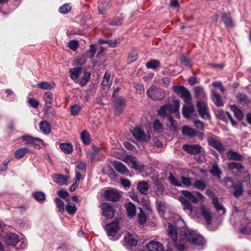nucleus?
<instances>
[{"label": "nucleus", "instance_id": "obj_1", "mask_svg": "<svg viewBox=\"0 0 251 251\" xmlns=\"http://www.w3.org/2000/svg\"><path fill=\"white\" fill-rule=\"evenodd\" d=\"M167 232L172 239V243L178 251H185L186 250L184 244L188 241V235L186 232L182 231L180 233L179 243L177 242V231L176 227L169 224Z\"/></svg>", "mask_w": 251, "mask_h": 251}, {"label": "nucleus", "instance_id": "obj_2", "mask_svg": "<svg viewBox=\"0 0 251 251\" xmlns=\"http://www.w3.org/2000/svg\"><path fill=\"white\" fill-rule=\"evenodd\" d=\"M172 89L185 102L186 104L182 108V114L185 118H188V90L180 85L174 86Z\"/></svg>", "mask_w": 251, "mask_h": 251}, {"label": "nucleus", "instance_id": "obj_3", "mask_svg": "<svg viewBox=\"0 0 251 251\" xmlns=\"http://www.w3.org/2000/svg\"><path fill=\"white\" fill-rule=\"evenodd\" d=\"M179 108L178 100H174L171 103H167L161 106L157 111L158 115L165 118L170 117V115L177 112Z\"/></svg>", "mask_w": 251, "mask_h": 251}, {"label": "nucleus", "instance_id": "obj_4", "mask_svg": "<svg viewBox=\"0 0 251 251\" xmlns=\"http://www.w3.org/2000/svg\"><path fill=\"white\" fill-rule=\"evenodd\" d=\"M147 94L149 98L153 100H161L165 96L164 90L154 85H152L147 91Z\"/></svg>", "mask_w": 251, "mask_h": 251}, {"label": "nucleus", "instance_id": "obj_5", "mask_svg": "<svg viewBox=\"0 0 251 251\" xmlns=\"http://www.w3.org/2000/svg\"><path fill=\"white\" fill-rule=\"evenodd\" d=\"M204 151L202 147L199 144L189 145V154L192 155H198L195 157V160L198 162H202L204 157L203 154Z\"/></svg>", "mask_w": 251, "mask_h": 251}, {"label": "nucleus", "instance_id": "obj_6", "mask_svg": "<svg viewBox=\"0 0 251 251\" xmlns=\"http://www.w3.org/2000/svg\"><path fill=\"white\" fill-rule=\"evenodd\" d=\"M196 108L200 116L203 119L210 120V114L207 104L203 101H198L196 104Z\"/></svg>", "mask_w": 251, "mask_h": 251}, {"label": "nucleus", "instance_id": "obj_7", "mask_svg": "<svg viewBox=\"0 0 251 251\" xmlns=\"http://www.w3.org/2000/svg\"><path fill=\"white\" fill-rule=\"evenodd\" d=\"M189 243L197 246H203L205 242L204 238L194 230H189Z\"/></svg>", "mask_w": 251, "mask_h": 251}, {"label": "nucleus", "instance_id": "obj_8", "mask_svg": "<svg viewBox=\"0 0 251 251\" xmlns=\"http://www.w3.org/2000/svg\"><path fill=\"white\" fill-rule=\"evenodd\" d=\"M103 197L106 201L116 202L119 200L121 195L117 190L110 188L104 191Z\"/></svg>", "mask_w": 251, "mask_h": 251}, {"label": "nucleus", "instance_id": "obj_9", "mask_svg": "<svg viewBox=\"0 0 251 251\" xmlns=\"http://www.w3.org/2000/svg\"><path fill=\"white\" fill-rule=\"evenodd\" d=\"M100 207L102 210V215L105 217L106 219H109L113 217L114 210L113 206L107 202L102 203L100 205Z\"/></svg>", "mask_w": 251, "mask_h": 251}, {"label": "nucleus", "instance_id": "obj_10", "mask_svg": "<svg viewBox=\"0 0 251 251\" xmlns=\"http://www.w3.org/2000/svg\"><path fill=\"white\" fill-rule=\"evenodd\" d=\"M4 242L8 246H15L19 242V236L14 233H8L3 237Z\"/></svg>", "mask_w": 251, "mask_h": 251}, {"label": "nucleus", "instance_id": "obj_11", "mask_svg": "<svg viewBox=\"0 0 251 251\" xmlns=\"http://www.w3.org/2000/svg\"><path fill=\"white\" fill-rule=\"evenodd\" d=\"M104 228L106 230L107 235L113 238L118 233L119 227L117 222H112L106 224L104 226Z\"/></svg>", "mask_w": 251, "mask_h": 251}, {"label": "nucleus", "instance_id": "obj_12", "mask_svg": "<svg viewBox=\"0 0 251 251\" xmlns=\"http://www.w3.org/2000/svg\"><path fill=\"white\" fill-rule=\"evenodd\" d=\"M131 133L134 138L138 141H142L149 140V138L146 135L144 130L139 127L134 128L131 130Z\"/></svg>", "mask_w": 251, "mask_h": 251}, {"label": "nucleus", "instance_id": "obj_13", "mask_svg": "<svg viewBox=\"0 0 251 251\" xmlns=\"http://www.w3.org/2000/svg\"><path fill=\"white\" fill-rule=\"evenodd\" d=\"M208 145L213 147L220 153H223L225 151V149L223 145L218 140L209 137L207 139Z\"/></svg>", "mask_w": 251, "mask_h": 251}, {"label": "nucleus", "instance_id": "obj_14", "mask_svg": "<svg viewBox=\"0 0 251 251\" xmlns=\"http://www.w3.org/2000/svg\"><path fill=\"white\" fill-rule=\"evenodd\" d=\"M52 179L55 183L60 185H67L70 180V176H63L59 174H55L52 176Z\"/></svg>", "mask_w": 251, "mask_h": 251}, {"label": "nucleus", "instance_id": "obj_15", "mask_svg": "<svg viewBox=\"0 0 251 251\" xmlns=\"http://www.w3.org/2000/svg\"><path fill=\"white\" fill-rule=\"evenodd\" d=\"M182 194L181 196H179L178 197V201L181 202L183 205V209L184 210H188V191L182 190L180 191Z\"/></svg>", "mask_w": 251, "mask_h": 251}, {"label": "nucleus", "instance_id": "obj_16", "mask_svg": "<svg viewBox=\"0 0 251 251\" xmlns=\"http://www.w3.org/2000/svg\"><path fill=\"white\" fill-rule=\"evenodd\" d=\"M116 115H119L124 109L126 101L122 97H118L114 100Z\"/></svg>", "mask_w": 251, "mask_h": 251}, {"label": "nucleus", "instance_id": "obj_17", "mask_svg": "<svg viewBox=\"0 0 251 251\" xmlns=\"http://www.w3.org/2000/svg\"><path fill=\"white\" fill-rule=\"evenodd\" d=\"M200 209L201 215L204 219L207 225H210L211 224L212 217L210 210L203 205L201 206Z\"/></svg>", "mask_w": 251, "mask_h": 251}, {"label": "nucleus", "instance_id": "obj_18", "mask_svg": "<svg viewBox=\"0 0 251 251\" xmlns=\"http://www.w3.org/2000/svg\"><path fill=\"white\" fill-rule=\"evenodd\" d=\"M233 195L236 199H239L243 194V187L241 183H233Z\"/></svg>", "mask_w": 251, "mask_h": 251}, {"label": "nucleus", "instance_id": "obj_19", "mask_svg": "<svg viewBox=\"0 0 251 251\" xmlns=\"http://www.w3.org/2000/svg\"><path fill=\"white\" fill-rule=\"evenodd\" d=\"M112 165L116 171L119 173L125 175L128 173V170L126 167L121 162L114 161Z\"/></svg>", "mask_w": 251, "mask_h": 251}, {"label": "nucleus", "instance_id": "obj_20", "mask_svg": "<svg viewBox=\"0 0 251 251\" xmlns=\"http://www.w3.org/2000/svg\"><path fill=\"white\" fill-rule=\"evenodd\" d=\"M222 20L226 27L233 28L235 25L233 21L229 14L224 13L222 16Z\"/></svg>", "mask_w": 251, "mask_h": 251}, {"label": "nucleus", "instance_id": "obj_21", "mask_svg": "<svg viewBox=\"0 0 251 251\" xmlns=\"http://www.w3.org/2000/svg\"><path fill=\"white\" fill-rule=\"evenodd\" d=\"M226 156L228 160L235 161H243L244 157L239 153L232 150L229 151L226 153Z\"/></svg>", "mask_w": 251, "mask_h": 251}, {"label": "nucleus", "instance_id": "obj_22", "mask_svg": "<svg viewBox=\"0 0 251 251\" xmlns=\"http://www.w3.org/2000/svg\"><path fill=\"white\" fill-rule=\"evenodd\" d=\"M147 248L150 251H163V248L162 245L158 242L152 241L150 242Z\"/></svg>", "mask_w": 251, "mask_h": 251}, {"label": "nucleus", "instance_id": "obj_23", "mask_svg": "<svg viewBox=\"0 0 251 251\" xmlns=\"http://www.w3.org/2000/svg\"><path fill=\"white\" fill-rule=\"evenodd\" d=\"M137 188L142 194L147 195L150 188V186L147 182L142 181L137 184Z\"/></svg>", "mask_w": 251, "mask_h": 251}, {"label": "nucleus", "instance_id": "obj_24", "mask_svg": "<svg viewBox=\"0 0 251 251\" xmlns=\"http://www.w3.org/2000/svg\"><path fill=\"white\" fill-rule=\"evenodd\" d=\"M124 240L126 245L129 246H135L138 243L136 238L133 234L129 233H128L125 236Z\"/></svg>", "mask_w": 251, "mask_h": 251}, {"label": "nucleus", "instance_id": "obj_25", "mask_svg": "<svg viewBox=\"0 0 251 251\" xmlns=\"http://www.w3.org/2000/svg\"><path fill=\"white\" fill-rule=\"evenodd\" d=\"M210 173L213 176H216L219 179L221 178V174H222V172L219 167L218 164L217 162H214L212 164V168L210 170Z\"/></svg>", "mask_w": 251, "mask_h": 251}, {"label": "nucleus", "instance_id": "obj_26", "mask_svg": "<svg viewBox=\"0 0 251 251\" xmlns=\"http://www.w3.org/2000/svg\"><path fill=\"white\" fill-rule=\"evenodd\" d=\"M39 127L41 131L45 134H49L51 132L50 125L46 121L41 122L39 124Z\"/></svg>", "mask_w": 251, "mask_h": 251}, {"label": "nucleus", "instance_id": "obj_27", "mask_svg": "<svg viewBox=\"0 0 251 251\" xmlns=\"http://www.w3.org/2000/svg\"><path fill=\"white\" fill-rule=\"evenodd\" d=\"M212 100L216 106H222L224 105L223 101L220 95L215 90L212 91Z\"/></svg>", "mask_w": 251, "mask_h": 251}, {"label": "nucleus", "instance_id": "obj_28", "mask_svg": "<svg viewBox=\"0 0 251 251\" xmlns=\"http://www.w3.org/2000/svg\"><path fill=\"white\" fill-rule=\"evenodd\" d=\"M199 200L204 201L205 197L200 192H197L196 195H194L189 192V201L197 203Z\"/></svg>", "mask_w": 251, "mask_h": 251}, {"label": "nucleus", "instance_id": "obj_29", "mask_svg": "<svg viewBox=\"0 0 251 251\" xmlns=\"http://www.w3.org/2000/svg\"><path fill=\"white\" fill-rule=\"evenodd\" d=\"M30 152V150L27 148H21L16 150L14 153V156L17 159H20L24 157L25 154Z\"/></svg>", "mask_w": 251, "mask_h": 251}, {"label": "nucleus", "instance_id": "obj_30", "mask_svg": "<svg viewBox=\"0 0 251 251\" xmlns=\"http://www.w3.org/2000/svg\"><path fill=\"white\" fill-rule=\"evenodd\" d=\"M110 7V1H105L101 3L98 7L99 13L101 14H106Z\"/></svg>", "mask_w": 251, "mask_h": 251}, {"label": "nucleus", "instance_id": "obj_31", "mask_svg": "<svg viewBox=\"0 0 251 251\" xmlns=\"http://www.w3.org/2000/svg\"><path fill=\"white\" fill-rule=\"evenodd\" d=\"M237 98L238 102L241 105L244 106H248L249 105L250 100L246 95L239 93L237 95Z\"/></svg>", "mask_w": 251, "mask_h": 251}, {"label": "nucleus", "instance_id": "obj_32", "mask_svg": "<svg viewBox=\"0 0 251 251\" xmlns=\"http://www.w3.org/2000/svg\"><path fill=\"white\" fill-rule=\"evenodd\" d=\"M194 136H196L199 139L202 140L204 136V133L202 132L199 131L197 129L189 127V137H193Z\"/></svg>", "mask_w": 251, "mask_h": 251}, {"label": "nucleus", "instance_id": "obj_33", "mask_svg": "<svg viewBox=\"0 0 251 251\" xmlns=\"http://www.w3.org/2000/svg\"><path fill=\"white\" fill-rule=\"evenodd\" d=\"M125 207L128 216L130 217H133L135 214V205L132 202H129L125 204Z\"/></svg>", "mask_w": 251, "mask_h": 251}, {"label": "nucleus", "instance_id": "obj_34", "mask_svg": "<svg viewBox=\"0 0 251 251\" xmlns=\"http://www.w3.org/2000/svg\"><path fill=\"white\" fill-rule=\"evenodd\" d=\"M44 100L46 101V106L48 108H50L52 105V100L53 99V94L50 92L45 93L44 96Z\"/></svg>", "mask_w": 251, "mask_h": 251}, {"label": "nucleus", "instance_id": "obj_35", "mask_svg": "<svg viewBox=\"0 0 251 251\" xmlns=\"http://www.w3.org/2000/svg\"><path fill=\"white\" fill-rule=\"evenodd\" d=\"M138 58V52L136 49H132L129 53L127 58V63H131L137 60Z\"/></svg>", "mask_w": 251, "mask_h": 251}, {"label": "nucleus", "instance_id": "obj_36", "mask_svg": "<svg viewBox=\"0 0 251 251\" xmlns=\"http://www.w3.org/2000/svg\"><path fill=\"white\" fill-rule=\"evenodd\" d=\"M228 169L233 170H236L239 172H241L245 169V167L241 163L235 162H232L229 163L227 165Z\"/></svg>", "mask_w": 251, "mask_h": 251}, {"label": "nucleus", "instance_id": "obj_37", "mask_svg": "<svg viewBox=\"0 0 251 251\" xmlns=\"http://www.w3.org/2000/svg\"><path fill=\"white\" fill-rule=\"evenodd\" d=\"M61 150L65 153L70 154L73 151V146L70 143H61L60 145Z\"/></svg>", "mask_w": 251, "mask_h": 251}, {"label": "nucleus", "instance_id": "obj_38", "mask_svg": "<svg viewBox=\"0 0 251 251\" xmlns=\"http://www.w3.org/2000/svg\"><path fill=\"white\" fill-rule=\"evenodd\" d=\"M33 197L35 200L40 203H43L45 200L46 196L44 192L38 191L33 193Z\"/></svg>", "mask_w": 251, "mask_h": 251}, {"label": "nucleus", "instance_id": "obj_39", "mask_svg": "<svg viewBox=\"0 0 251 251\" xmlns=\"http://www.w3.org/2000/svg\"><path fill=\"white\" fill-rule=\"evenodd\" d=\"M195 97L198 99L202 98L205 96L204 91L202 87L197 86L194 88Z\"/></svg>", "mask_w": 251, "mask_h": 251}, {"label": "nucleus", "instance_id": "obj_40", "mask_svg": "<svg viewBox=\"0 0 251 251\" xmlns=\"http://www.w3.org/2000/svg\"><path fill=\"white\" fill-rule=\"evenodd\" d=\"M81 70V68L80 67L71 68L69 71L71 78L73 80L77 79L79 76Z\"/></svg>", "mask_w": 251, "mask_h": 251}, {"label": "nucleus", "instance_id": "obj_41", "mask_svg": "<svg viewBox=\"0 0 251 251\" xmlns=\"http://www.w3.org/2000/svg\"><path fill=\"white\" fill-rule=\"evenodd\" d=\"M154 183L157 189L155 190L156 194L157 195L162 194L164 190V188L162 185V182L159 179H156L155 180Z\"/></svg>", "mask_w": 251, "mask_h": 251}, {"label": "nucleus", "instance_id": "obj_42", "mask_svg": "<svg viewBox=\"0 0 251 251\" xmlns=\"http://www.w3.org/2000/svg\"><path fill=\"white\" fill-rule=\"evenodd\" d=\"M193 185L195 188L201 191L204 190L206 187V184L202 179L196 180Z\"/></svg>", "mask_w": 251, "mask_h": 251}, {"label": "nucleus", "instance_id": "obj_43", "mask_svg": "<svg viewBox=\"0 0 251 251\" xmlns=\"http://www.w3.org/2000/svg\"><path fill=\"white\" fill-rule=\"evenodd\" d=\"M80 138L83 143L85 145H89L91 142L90 135L86 130H83L81 132Z\"/></svg>", "mask_w": 251, "mask_h": 251}, {"label": "nucleus", "instance_id": "obj_44", "mask_svg": "<svg viewBox=\"0 0 251 251\" xmlns=\"http://www.w3.org/2000/svg\"><path fill=\"white\" fill-rule=\"evenodd\" d=\"M168 123L167 124V126L170 132H174L176 130V126L175 125V121L174 120L173 117L170 116L168 118Z\"/></svg>", "mask_w": 251, "mask_h": 251}, {"label": "nucleus", "instance_id": "obj_45", "mask_svg": "<svg viewBox=\"0 0 251 251\" xmlns=\"http://www.w3.org/2000/svg\"><path fill=\"white\" fill-rule=\"evenodd\" d=\"M228 114V112L224 111V110L220 109L217 111L216 116L219 119L227 122Z\"/></svg>", "mask_w": 251, "mask_h": 251}, {"label": "nucleus", "instance_id": "obj_46", "mask_svg": "<svg viewBox=\"0 0 251 251\" xmlns=\"http://www.w3.org/2000/svg\"><path fill=\"white\" fill-rule=\"evenodd\" d=\"M192 121L196 129L200 131L204 130V126L203 122L198 119H192Z\"/></svg>", "mask_w": 251, "mask_h": 251}, {"label": "nucleus", "instance_id": "obj_47", "mask_svg": "<svg viewBox=\"0 0 251 251\" xmlns=\"http://www.w3.org/2000/svg\"><path fill=\"white\" fill-rule=\"evenodd\" d=\"M231 110L234 112L235 116L239 120H241L243 118V114L241 110L235 105L231 107Z\"/></svg>", "mask_w": 251, "mask_h": 251}, {"label": "nucleus", "instance_id": "obj_48", "mask_svg": "<svg viewBox=\"0 0 251 251\" xmlns=\"http://www.w3.org/2000/svg\"><path fill=\"white\" fill-rule=\"evenodd\" d=\"M38 87L44 90H50L54 87V83H49L48 82H42L37 84Z\"/></svg>", "mask_w": 251, "mask_h": 251}, {"label": "nucleus", "instance_id": "obj_49", "mask_svg": "<svg viewBox=\"0 0 251 251\" xmlns=\"http://www.w3.org/2000/svg\"><path fill=\"white\" fill-rule=\"evenodd\" d=\"M153 130L157 133H161L163 131V126L158 120H155L153 124Z\"/></svg>", "mask_w": 251, "mask_h": 251}, {"label": "nucleus", "instance_id": "obj_50", "mask_svg": "<svg viewBox=\"0 0 251 251\" xmlns=\"http://www.w3.org/2000/svg\"><path fill=\"white\" fill-rule=\"evenodd\" d=\"M99 43L100 44H107L109 47L111 48L115 47L117 44L116 40H104L101 39L99 40Z\"/></svg>", "mask_w": 251, "mask_h": 251}, {"label": "nucleus", "instance_id": "obj_51", "mask_svg": "<svg viewBox=\"0 0 251 251\" xmlns=\"http://www.w3.org/2000/svg\"><path fill=\"white\" fill-rule=\"evenodd\" d=\"M66 210L70 215H74L76 211V207L75 204L68 203L66 205Z\"/></svg>", "mask_w": 251, "mask_h": 251}, {"label": "nucleus", "instance_id": "obj_52", "mask_svg": "<svg viewBox=\"0 0 251 251\" xmlns=\"http://www.w3.org/2000/svg\"><path fill=\"white\" fill-rule=\"evenodd\" d=\"M96 45L95 44H91L89 50L86 52V56L90 58H92L96 53Z\"/></svg>", "mask_w": 251, "mask_h": 251}, {"label": "nucleus", "instance_id": "obj_53", "mask_svg": "<svg viewBox=\"0 0 251 251\" xmlns=\"http://www.w3.org/2000/svg\"><path fill=\"white\" fill-rule=\"evenodd\" d=\"M159 64V62L158 61L153 59L147 62L146 65L148 69L155 70L158 67Z\"/></svg>", "mask_w": 251, "mask_h": 251}, {"label": "nucleus", "instance_id": "obj_54", "mask_svg": "<svg viewBox=\"0 0 251 251\" xmlns=\"http://www.w3.org/2000/svg\"><path fill=\"white\" fill-rule=\"evenodd\" d=\"M54 201L56 203V206L58 208V211L61 213L64 212L65 204L63 201L58 198H56Z\"/></svg>", "mask_w": 251, "mask_h": 251}, {"label": "nucleus", "instance_id": "obj_55", "mask_svg": "<svg viewBox=\"0 0 251 251\" xmlns=\"http://www.w3.org/2000/svg\"><path fill=\"white\" fill-rule=\"evenodd\" d=\"M90 77L89 73L85 72L80 79V84L81 86H84L89 81Z\"/></svg>", "mask_w": 251, "mask_h": 251}, {"label": "nucleus", "instance_id": "obj_56", "mask_svg": "<svg viewBox=\"0 0 251 251\" xmlns=\"http://www.w3.org/2000/svg\"><path fill=\"white\" fill-rule=\"evenodd\" d=\"M169 182L173 185L180 186L181 185V182L178 179H176L172 174H170V176L168 177Z\"/></svg>", "mask_w": 251, "mask_h": 251}, {"label": "nucleus", "instance_id": "obj_57", "mask_svg": "<svg viewBox=\"0 0 251 251\" xmlns=\"http://www.w3.org/2000/svg\"><path fill=\"white\" fill-rule=\"evenodd\" d=\"M110 74L106 72L103 76V79L101 82V85L103 86H107L109 85L110 78Z\"/></svg>", "mask_w": 251, "mask_h": 251}, {"label": "nucleus", "instance_id": "obj_58", "mask_svg": "<svg viewBox=\"0 0 251 251\" xmlns=\"http://www.w3.org/2000/svg\"><path fill=\"white\" fill-rule=\"evenodd\" d=\"M35 138H36V137H33L29 135H24L21 137V139L23 141L28 142V143H26V145H27L28 144H32L35 142Z\"/></svg>", "mask_w": 251, "mask_h": 251}, {"label": "nucleus", "instance_id": "obj_59", "mask_svg": "<svg viewBox=\"0 0 251 251\" xmlns=\"http://www.w3.org/2000/svg\"><path fill=\"white\" fill-rule=\"evenodd\" d=\"M147 220V217L144 212L141 210L138 215V222L140 224H144Z\"/></svg>", "mask_w": 251, "mask_h": 251}, {"label": "nucleus", "instance_id": "obj_60", "mask_svg": "<svg viewBox=\"0 0 251 251\" xmlns=\"http://www.w3.org/2000/svg\"><path fill=\"white\" fill-rule=\"evenodd\" d=\"M133 169L141 172L144 170V166L135 160L131 166Z\"/></svg>", "mask_w": 251, "mask_h": 251}, {"label": "nucleus", "instance_id": "obj_61", "mask_svg": "<svg viewBox=\"0 0 251 251\" xmlns=\"http://www.w3.org/2000/svg\"><path fill=\"white\" fill-rule=\"evenodd\" d=\"M71 6L68 4L66 3L59 7V11L61 13L66 14L71 10Z\"/></svg>", "mask_w": 251, "mask_h": 251}, {"label": "nucleus", "instance_id": "obj_62", "mask_svg": "<svg viewBox=\"0 0 251 251\" xmlns=\"http://www.w3.org/2000/svg\"><path fill=\"white\" fill-rule=\"evenodd\" d=\"M69 48L72 50L75 51L78 47V44L76 40H72L68 43Z\"/></svg>", "mask_w": 251, "mask_h": 251}, {"label": "nucleus", "instance_id": "obj_63", "mask_svg": "<svg viewBox=\"0 0 251 251\" xmlns=\"http://www.w3.org/2000/svg\"><path fill=\"white\" fill-rule=\"evenodd\" d=\"M80 110V107L79 105L77 104L73 105L71 107V115L73 116H75L78 113Z\"/></svg>", "mask_w": 251, "mask_h": 251}, {"label": "nucleus", "instance_id": "obj_64", "mask_svg": "<svg viewBox=\"0 0 251 251\" xmlns=\"http://www.w3.org/2000/svg\"><path fill=\"white\" fill-rule=\"evenodd\" d=\"M75 62L76 64L79 65H82L85 64L86 62L85 57L83 55L78 56L75 59Z\"/></svg>", "mask_w": 251, "mask_h": 251}]
</instances>
